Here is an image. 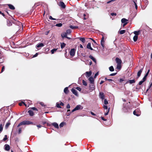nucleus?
Returning <instances> with one entry per match:
<instances>
[{"instance_id":"obj_54","label":"nucleus","mask_w":152,"mask_h":152,"mask_svg":"<svg viewBox=\"0 0 152 152\" xmlns=\"http://www.w3.org/2000/svg\"><path fill=\"white\" fill-rule=\"evenodd\" d=\"M5 69V66H3L2 68L1 72H2Z\"/></svg>"},{"instance_id":"obj_7","label":"nucleus","mask_w":152,"mask_h":152,"mask_svg":"<svg viewBox=\"0 0 152 152\" xmlns=\"http://www.w3.org/2000/svg\"><path fill=\"white\" fill-rule=\"evenodd\" d=\"M102 38L101 41V44L102 45V47L103 48H104V37L103 36V35L102 34Z\"/></svg>"},{"instance_id":"obj_24","label":"nucleus","mask_w":152,"mask_h":152,"mask_svg":"<svg viewBox=\"0 0 152 152\" xmlns=\"http://www.w3.org/2000/svg\"><path fill=\"white\" fill-rule=\"evenodd\" d=\"M134 34H135V35H137V36H138L139 34V33H140V31H135L134 32Z\"/></svg>"},{"instance_id":"obj_44","label":"nucleus","mask_w":152,"mask_h":152,"mask_svg":"<svg viewBox=\"0 0 152 152\" xmlns=\"http://www.w3.org/2000/svg\"><path fill=\"white\" fill-rule=\"evenodd\" d=\"M49 19H51V20H56V19L52 18V17L51 16H49Z\"/></svg>"},{"instance_id":"obj_25","label":"nucleus","mask_w":152,"mask_h":152,"mask_svg":"<svg viewBox=\"0 0 152 152\" xmlns=\"http://www.w3.org/2000/svg\"><path fill=\"white\" fill-rule=\"evenodd\" d=\"M79 39L80 41L82 42L83 43H85L86 41L84 38H80Z\"/></svg>"},{"instance_id":"obj_12","label":"nucleus","mask_w":152,"mask_h":152,"mask_svg":"<svg viewBox=\"0 0 152 152\" xmlns=\"http://www.w3.org/2000/svg\"><path fill=\"white\" fill-rule=\"evenodd\" d=\"M5 150L7 151H9L10 149V147L9 145L8 144H5L4 146Z\"/></svg>"},{"instance_id":"obj_41","label":"nucleus","mask_w":152,"mask_h":152,"mask_svg":"<svg viewBox=\"0 0 152 152\" xmlns=\"http://www.w3.org/2000/svg\"><path fill=\"white\" fill-rule=\"evenodd\" d=\"M56 107L58 108H61V107L60 106V104L58 103H56Z\"/></svg>"},{"instance_id":"obj_59","label":"nucleus","mask_w":152,"mask_h":152,"mask_svg":"<svg viewBox=\"0 0 152 152\" xmlns=\"http://www.w3.org/2000/svg\"><path fill=\"white\" fill-rule=\"evenodd\" d=\"M70 27L72 28V29H75V26H72V25H71L70 26Z\"/></svg>"},{"instance_id":"obj_19","label":"nucleus","mask_w":152,"mask_h":152,"mask_svg":"<svg viewBox=\"0 0 152 152\" xmlns=\"http://www.w3.org/2000/svg\"><path fill=\"white\" fill-rule=\"evenodd\" d=\"M91 71H89V72H86V77H90L91 75Z\"/></svg>"},{"instance_id":"obj_53","label":"nucleus","mask_w":152,"mask_h":152,"mask_svg":"<svg viewBox=\"0 0 152 152\" xmlns=\"http://www.w3.org/2000/svg\"><path fill=\"white\" fill-rule=\"evenodd\" d=\"M99 72H97L94 75V77L95 78L96 76L98 75Z\"/></svg>"},{"instance_id":"obj_15","label":"nucleus","mask_w":152,"mask_h":152,"mask_svg":"<svg viewBox=\"0 0 152 152\" xmlns=\"http://www.w3.org/2000/svg\"><path fill=\"white\" fill-rule=\"evenodd\" d=\"M51 125L56 128L58 129L59 127L58 124L54 122L52 123Z\"/></svg>"},{"instance_id":"obj_14","label":"nucleus","mask_w":152,"mask_h":152,"mask_svg":"<svg viewBox=\"0 0 152 152\" xmlns=\"http://www.w3.org/2000/svg\"><path fill=\"white\" fill-rule=\"evenodd\" d=\"M87 48L88 49H90L91 50H93L92 48L91 47V43H88L87 46Z\"/></svg>"},{"instance_id":"obj_64","label":"nucleus","mask_w":152,"mask_h":152,"mask_svg":"<svg viewBox=\"0 0 152 152\" xmlns=\"http://www.w3.org/2000/svg\"><path fill=\"white\" fill-rule=\"evenodd\" d=\"M60 105H61V106H64V104L62 102H60Z\"/></svg>"},{"instance_id":"obj_10","label":"nucleus","mask_w":152,"mask_h":152,"mask_svg":"<svg viewBox=\"0 0 152 152\" xmlns=\"http://www.w3.org/2000/svg\"><path fill=\"white\" fill-rule=\"evenodd\" d=\"M143 70V68H141L137 72V78L139 77L142 72Z\"/></svg>"},{"instance_id":"obj_37","label":"nucleus","mask_w":152,"mask_h":152,"mask_svg":"<svg viewBox=\"0 0 152 152\" xmlns=\"http://www.w3.org/2000/svg\"><path fill=\"white\" fill-rule=\"evenodd\" d=\"M62 25V24L61 23H59L56 24L55 26H56L58 27H61Z\"/></svg>"},{"instance_id":"obj_13","label":"nucleus","mask_w":152,"mask_h":152,"mask_svg":"<svg viewBox=\"0 0 152 152\" xmlns=\"http://www.w3.org/2000/svg\"><path fill=\"white\" fill-rule=\"evenodd\" d=\"M44 45L43 43H39L38 44L36 45V47L37 48L40 47H42L44 46Z\"/></svg>"},{"instance_id":"obj_34","label":"nucleus","mask_w":152,"mask_h":152,"mask_svg":"<svg viewBox=\"0 0 152 152\" xmlns=\"http://www.w3.org/2000/svg\"><path fill=\"white\" fill-rule=\"evenodd\" d=\"M125 30H121L120 31L119 33L121 34H122L125 32Z\"/></svg>"},{"instance_id":"obj_55","label":"nucleus","mask_w":152,"mask_h":152,"mask_svg":"<svg viewBox=\"0 0 152 152\" xmlns=\"http://www.w3.org/2000/svg\"><path fill=\"white\" fill-rule=\"evenodd\" d=\"M134 5H135V8H136V9L137 10V4L135 3V2L134 1Z\"/></svg>"},{"instance_id":"obj_40","label":"nucleus","mask_w":152,"mask_h":152,"mask_svg":"<svg viewBox=\"0 0 152 152\" xmlns=\"http://www.w3.org/2000/svg\"><path fill=\"white\" fill-rule=\"evenodd\" d=\"M67 34H70L71 33V30L70 29H68L66 31V32Z\"/></svg>"},{"instance_id":"obj_8","label":"nucleus","mask_w":152,"mask_h":152,"mask_svg":"<svg viewBox=\"0 0 152 152\" xmlns=\"http://www.w3.org/2000/svg\"><path fill=\"white\" fill-rule=\"evenodd\" d=\"M71 91L72 93L76 96H78V94L77 91L74 88H72L71 89Z\"/></svg>"},{"instance_id":"obj_17","label":"nucleus","mask_w":152,"mask_h":152,"mask_svg":"<svg viewBox=\"0 0 152 152\" xmlns=\"http://www.w3.org/2000/svg\"><path fill=\"white\" fill-rule=\"evenodd\" d=\"M89 58L91 59L93 61H94L95 64L96 63V61L95 58L91 55L89 56Z\"/></svg>"},{"instance_id":"obj_63","label":"nucleus","mask_w":152,"mask_h":152,"mask_svg":"<svg viewBox=\"0 0 152 152\" xmlns=\"http://www.w3.org/2000/svg\"><path fill=\"white\" fill-rule=\"evenodd\" d=\"M0 14H1L4 17L5 16V15L4 13L1 12V11H0Z\"/></svg>"},{"instance_id":"obj_20","label":"nucleus","mask_w":152,"mask_h":152,"mask_svg":"<svg viewBox=\"0 0 152 152\" xmlns=\"http://www.w3.org/2000/svg\"><path fill=\"white\" fill-rule=\"evenodd\" d=\"M28 113H29V115L30 116H32L34 115V113L31 110H29L28 111Z\"/></svg>"},{"instance_id":"obj_31","label":"nucleus","mask_w":152,"mask_h":152,"mask_svg":"<svg viewBox=\"0 0 152 152\" xmlns=\"http://www.w3.org/2000/svg\"><path fill=\"white\" fill-rule=\"evenodd\" d=\"M57 50V49H56V48H54V49H52L51 51V53L53 54L54 53V52Z\"/></svg>"},{"instance_id":"obj_2","label":"nucleus","mask_w":152,"mask_h":152,"mask_svg":"<svg viewBox=\"0 0 152 152\" xmlns=\"http://www.w3.org/2000/svg\"><path fill=\"white\" fill-rule=\"evenodd\" d=\"M32 124L33 123L30 121H24L19 123L17 127H18L22 125H29L30 124Z\"/></svg>"},{"instance_id":"obj_43","label":"nucleus","mask_w":152,"mask_h":152,"mask_svg":"<svg viewBox=\"0 0 152 152\" xmlns=\"http://www.w3.org/2000/svg\"><path fill=\"white\" fill-rule=\"evenodd\" d=\"M7 135H5L4 136V137L3 139V141H5L6 140H7Z\"/></svg>"},{"instance_id":"obj_18","label":"nucleus","mask_w":152,"mask_h":152,"mask_svg":"<svg viewBox=\"0 0 152 152\" xmlns=\"http://www.w3.org/2000/svg\"><path fill=\"white\" fill-rule=\"evenodd\" d=\"M7 5L9 6L10 9L12 10L15 9V7L13 5L10 4H8Z\"/></svg>"},{"instance_id":"obj_62","label":"nucleus","mask_w":152,"mask_h":152,"mask_svg":"<svg viewBox=\"0 0 152 152\" xmlns=\"http://www.w3.org/2000/svg\"><path fill=\"white\" fill-rule=\"evenodd\" d=\"M101 118L102 119V120H103L104 121H106L107 120L106 119H105L103 117H101Z\"/></svg>"},{"instance_id":"obj_35","label":"nucleus","mask_w":152,"mask_h":152,"mask_svg":"<svg viewBox=\"0 0 152 152\" xmlns=\"http://www.w3.org/2000/svg\"><path fill=\"white\" fill-rule=\"evenodd\" d=\"M136 113H137L136 110H135L133 111V113L134 115H136L137 116H139L140 115V114H137Z\"/></svg>"},{"instance_id":"obj_50","label":"nucleus","mask_w":152,"mask_h":152,"mask_svg":"<svg viewBox=\"0 0 152 152\" xmlns=\"http://www.w3.org/2000/svg\"><path fill=\"white\" fill-rule=\"evenodd\" d=\"M76 88L77 90H78L79 91H81V89L80 87H77Z\"/></svg>"},{"instance_id":"obj_52","label":"nucleus","mask_w":152,"mask_h":152,"mask_svg":"<svg viewBox=\"0 0 152 152\" xmlns=\"http://www.w3.org/2000/svg\"><path fill=\"white\" fill-rule=\"evenodd\" d=\"M147 77L144 76V77H143L142 79V80L144 82L146 80Z\"/></svg>"},{"instance_id":"obj_49","label":"nucleus","mask_w":152,"mask_h":152,"mask_svg":"<svg viewBox=\"0 0 152 152\" xmlns=\"http://www.w3.org/2000/svg\"><path fill=\"white\" fill-rule=\"evenodd\" d=\"M21 131H22L21 129V128H19L18 129V133L19 134H20L21 133Z\"/></svg>"},{"instance_id":"obj_29","label":"nucleus","mask_w":152,"mask_h":152,"mask_svg":"<svg viewBox=\"0 0 152 152\" xmlns=\"http://www.w3.org/2000/svg\"><path fill=\"white\" fill-rule=\"evenodd\" d=\"M128 82L130 84H132L135 83V81L134 79L130 80L128 81Z\"/></svg>"},{"instance_id":"obj_61","label":"nucleus","mask_w":152,"mask_h":152,"mask_svg":"<svg viewBox=\"0 0 152 152\" xmlns=\"http://www.w3.org/2000/svg\"><path fill=\"white\" fill-rule=\"evenodd\" d=\"M115 0H110V1H108L107 2V4H109L112 2H113V1H114Z\"/></svg>"},{"instance_id":"obj_28","label":"nucleus","mask_w":152,"mask_h":152,"mask_svg":"<svg viewBox=\"0 0 152 152\" xmlns=\"http://www.w3.org/2000/svg\"><path fill=\"white\" fill-rule=\"evenodd\" d=\"M109 69L110 71L113 72L114 71V69L113 66H111L109 67Z\"/></svg>"},{"instance_id":"obj_30","label":"nucleus","mask_w":152,"mask_h":152,"mask_svg":"<svg viewBox=\"0 0 152 152\" xmlns=\"http://www.w3.org/2000/svg\"><path fill=\"white\" fill-rule=\"evenodd\" d=\"M65 123L64 122H62L60 124H59V126L60 128H61L62 127H63L64 125H65Z\"/></svg>"},{"instance_id":"obj_1","label":"nucleus","mask_w":152,"mask_h":152,"mask_svg":"<svg viewBox=\"0 0 152 152\" xmlns=\"http://www.w3.org/2000/svg\"><path fill=\"white\" fill-rule=\"evenodd\" d=\"M131 109V106H130V102L123 104V110L124 112H129Z\"/></svg>"},{"instance_id":"obj_56","label":"nucleus","mask_w":152,"mask_h":152,"mask_svg":"<svg viewBox=\"0 0 152 152\" xmlns=\"http://www.w3.org/2000/svg\"><path fill=\"white\" fill-rule=\"evenodd\" d=\"M116 74H117V73H112V74H110V76H114V75H115Z\"/></svg>"},{"instance_id":"obj_47","label":"nucleus","mask_w":152,"mask_h":152,"mask_svg":"<svg viewBox=\"0 0 152 152\" xmlns=\"http://www.w3.org/2000/svg\"><path fill=\"white\" fill-rule=\"evenodd\" d=\"M108 103V101L106 99H104V104H107Z\"/></svg>"},{"instance_id":"obj_32","label":"nucleus","mask_w":152,"mask_h":152,"mask_svg":"<svg viewBox=\"0 0 152 152\" xmlns=\"http://www.w3.org/2000/svg\"><path fill=\"white\" fill-rule=\"evenodd\" d=\"M3 125L2 124H1L0 125V132H1L2 130H3Z\"/></svg>"},{"instance_id":"obj_39","label":"nucleus","mask_w":152,"mask_h":152,"mask_svg":"<svg viewBox=\"0 0 152 152\" xmlns=\"http://www.w3.org/2000/svg\"><path fill=\"white\" fill-rule=\"evenodd\" d=\"M103 107L105 110H106V111L108 110V107L106 105H104L103 106Z\"/></svg>"},{"instance_id":"obj_57","label":"nucleus","mask_w":152,"mask_h":152,"mask_svg":"<svg viewBox=\"0 0 152 152\" xmlns=\"http://www.w3.org/2000/svg\"><path fill=\"white\" fill-rule=\"evenodd\" d=\"M70 107V106L69 104H68L66 105V108L68 109H69Z\"/></svg>"},{"instance_id":"obj_45","label":"nucleus","mask_w":152,"mask_h":152,"mask_svg":"<svg viewBox=\"0 0 152 152\" xmlns=\"http://www.w3.org/2000/svg\"><path fill=\"white\" fill-rule=\"evenodd\" d=\"M144 1L145 5L147 6L148 4V1L147 0H144Z\"/></svg>"},{"instance_id":"obj_33","label":"nucleus","mask_w":152,"mask_h":152,"mask_svg":"<svg viewBox=\"0 0 152 152\" xmlns=\"http://www.w3.org/2000/svg\"><path fill=\"white\" fill-rule=\"evenodd\" d=\"M125 80V78H120L118 80V81H119L120 83H121L122 82Z\"/></svg>"},{"instance_id":"obj_3","label":"nucleus","mask_w":152,"mask_h":152,"mask_svg":"<svg viewBox=\"0 0 152 152\" xmlns=\"http://www.w3.org/2000/svg\"><path fill=\"white\" fill-rule=\"evenodd\" d=\"M83 108V107L81 105L79 104L77 105L72 111V112H74L75 111L82 110Z\"/></svg>"},{"instance_id":"obj_36","label":"nucleus","mask_w":152,"mask_h":152,"mask_svg":"<svg viewBox=\"0 0 152 152\" xmlns=\"http://www.w3.org/2000/svg\"><path fill=\"white\" fill-rule=\"evenodd\" d=\"M110 108H109L108 109V110L107 111H105L106 112L104 113V115H106L108 114L109 112L110 111Z\"/></svg>"},{"instance_id":"obj_23","label":"nucleus","mask_w":152,"mask_h":152,"mask_svg":"<svg viewBox=\"0 0 152 152\" xmlns=\"http://www.w3.org/2000/svg\"><path fill=\"white\" fill-rule=\"evenodd\" d=\"M128 21V20L124 18H122L121 20V22L122 23H126L127 22H126Z\"/></svg>"},{"instance_id":"obj_38","label":"nucleus","mask_w":152,"mask_h":152,"mask_svg":"<svg viewBox=\"0 0 152 152\" xmlns=\"http://www.w3.org/2000/svg\"><path fill=\"white\" fill-rule=\"evenodd\" d=\"M82 83L83 85L85 86H86L87 85V84L86 81H85L84 80H82Z\"/></svg>"},{"instance_id":"obj_4","label":"nucleus","mask_w":152,"mask_h":152,"mask_svg":"<svg viewBox=\"0 0 152 152\" xmlns=\"http://www.w3.org/2000/svg\"><path fill=\"white\" fill-rule=\"evenodd\" d=\"M58 5L62 8L64 9L66 7V6L64 3L62 1H60L58 3Z\"/></svg>"},{"instance_id":"obj_16","label":"nucleus","mask_w":152,"mask_h":152,"mask_svg":"<svg viewBox=\"0 0 152 152\" xmlns=\"http://www.w3.org/2000/svg\"><path fill=\"white\" fill-rule=\"evenodd\" d=\"M88 80L91 84H94V80L93 77H90Z\"/></svg>"},{"instance_id":"obj_6","label":"nucleus","mask_w":152,"mask_h":152,"mask_svg":"<svg viewBox=\"0 0 152 152\" xmlns=\"http://www.w3.org/2000/svg\"><path fill=\"white\" fill-rule=\"evenodd\" d=\"M99 98L101 99L102 100H103L104 99V95L103 93L100 92L99 93Z\"/></svg>"},{"instance_id":"obj_48","label":"nucleus","mask_w":152,"mask_h":152,"mask_svg":"<svg viewBox=\"0 0 152 152\" xmlns=\"http://www.w3.org/2000/svg\"><path fill=\"white\" fill-rule=\"evenodd\" d=\"M31 109H32L33 110H35V111H38V110L37 108H36V107H32L31 108Z\"/></svg>"},{"instance_id":"obj_9","label":"nucleus","mask_w":152,"mask_h":152,"mask_svg":"<svg viewBox=\"0 0 152 152\" xmlns=\"http://www.w3.org/2000/svg\"><path fill=\"white\" fill-rule=\"evenodd\" d=\"M89 90L91 91L94 90L95 89L94 84H91L89 86Z\"/></svg>"},{"instance_id":"obj_22","label":"nucleus","mask_w":152,"mask_h":152,"mask_svg":"<svg viewBox=\"0 0 152 152\" xmlns=\"http://www.w3.org/2000/svg\"><path fill=\"white\" fill-rule=\"evenodd\" d=\"M64 93L66 94H67L69 92V91L68 90V88L67 87H66L64 89Z\"/></svg>"},{"instance_id":"obj_42","label":"nucleus","mask_w":152,"mask_h":152,"mask_svg":"<svg viewBox=\"0 0 152 152\" xmlns=\"http://www.w3.org/2000/svg\"><path fill=\"white\" fill-rule=\"evenodd\" d=\"M121 64H117V68L118 69H120L121 68Z\"/></svg>"},{"instance_id":"obj_26","label":"nucleus","mask_w":152,"mask_h":152,"mask_svg":"<svg viewBox=\"0 0 152 152\" xmlns=\"http://www.w3.org/2000/svg\"><path fill=\"white\" fill-rule=\"evenodd\" d=\"M133 40L134 42H136L138 39V36L137 35H134L133 37Z\"/></svg>"},{"instance_id":"obj_46","label":"nucleus","mask_w":152,"mask_h":152,"mask_svg":"<svg viewBox=\"0 0 152 152\" xmlns=\"http://www.w3.org/2000/svg\"><path fill=\"white\" fill-rule=\"evenodd\" d=\"M10 122H8L6 125L5 127L6 128H7L10 125Z\"/></svg>"},{"instance_id":"obj_21","label":"nucleus","mask_w":152,"mask_h":152,"mask_svg":"<svg viewBox=\"0 0 152 152\" xmlns=\"http://www.w3.org/2000/svg\"><path fill=\"white\" fill-rule=\"evenodd\" d=\"M67 36V33L66 32L63 33L61 34V36L62 38H66Z\"/></svg>"},{"instance_id":"obj_11","label":"nucleus","mask_w":152,"mask_h":152,"mask_svg":"<svg viewBox=\"0 0 152 152\" xmlns=\"http://www.w3.org/2000/svg\"><path fill=\"white\" fill-rule=\"evenodd\" d=\"M116 61L117 64H121L122 63L121 60L118 58H116L115 59Z\"/></svg>"},{"instance_id":"obj_27","label":"nucleus","mask_w":152,"mask_h":152,"mask_svg":"<svg viewBox=\"0 0 152 152\" xmlns=\"http://www.w3.org/2000/svg\"><path fill=\"white\" fill-rule=\"evenodd\" d=\"M65 45H66V44L65 43H64V42L61 43V48H64L65 47Z\"/></svg>"},{"instance_id":"obj_51","label":"nucleus","mask_w":152,"mask_h":152,"mask_svg":"<svg viewBox=\"0 0 152 152\" xmlns=\"http://www.w3.org/2000/svg\"><path fill=\"white\" fill-rule=\"evenodd\" d=\"M144 82L142 80L139 82V85H141Z\"/></svg>"},{"instance_id":"obj_5","label":"nucleus","mask_w":152,"mask_h":152,"mask_svg":"<svg viewBox=\"0 0 152 152\" xmlns=\"http://www.w3.org/2000/svg\"><path fill=\"white\" fill-rule=\"evenodd\" d=\"M70 55L72 56H74L75 53V50L74 48H72L70 50Z\"/></svg>"},{"instance_id":"obj_58","label":"nucleus","mask_w":152,"mask_h":152,"mask_svg":"<svg viewBox=\"0 0 152 152\" xmlns=\"http://www.w3.org/2000/svg\"><path fill=\"white\" fill-rule=\"evenodd\" d=\"M110 14L112 16H113L114 15H116V13H114L113 12L111 13Z\"/></svg>"},{"instance_id":"obj_60","label":"nucleus","mask_w":152,"mask_h":152,"mask_svg":"<svg viewBox=\"0 0 152 152\" xmlns=\"http://www.w3.org/2000/svg\"><path fill=\"white\" fill-rule=\"evenodd\" d=\"M38 55V53H36L33 56V57H37Z\"/></svg>"}]
</instances>
